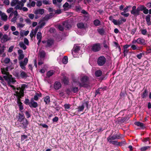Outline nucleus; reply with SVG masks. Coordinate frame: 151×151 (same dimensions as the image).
I'll return each mask as SVG.
<instances>
[{
	"mask_svg": "<svg viewBox=\"0 0 151 151\" xmlns=\"http://www.w3.org/2000/svg\"><path fill=\"white\" fill-rule=\"evenodd\" d=\"M44 101L46 104H49L50 102V97L49 96H47L44 99Z\"/></svg>",
	"mask_w": 151,
	"mask_h": 151,
	"instance_id": "nucleus-31",
	"label": "nucleus"
},
{
	"mask_svg": "<svg viewBox=\"0 0 151 151\" xmlns=\"http://www.w3.org/2000/svg\"><path fill=\"white\" fill-rule=\"evenodd\" d=\"M77 27L79 29H83L85 27L84 24L81 22L77 23Z\"/></svg>",
	"mask_w": 151,
	"mask_h": 151,
	"instance_id": "nucleus-29",
	"label": "nucleus"
},
{
	"mask_svg": "<svg viewBox=\"0 0 151 151\" xmlns=\"http://www.w3.org/2000/svg\"><path fill=\"white\" fill-rule=\"evenodd\" d=\"M21 124L23 125L24 128H25L27 127L28 124V122L25 118L23 121H22V122H21Z\"/></svg>",
	"mask_w": 151,
	"mask_h": 151,
	"instance_id": "nucleus-19",
	"label": "nucleus"
},
{
	"mask_svg": "<svg viewBox=\"0 0 151 151\" xmlns=\"http://www.w3.org/2000/svg\"><path fill=\"white\" fill-rule=\"evenodd\" d=\"M149 146H145L142 147L140 148V150L141 151H146L147 149L150 148Z\"/></svg>",
	"mask_w": 151,
	"mask_h": 151,
	"instance_id": "nucleus-47",
	"label": "nucleus"
},
{
	"mask_svg": "<svg viewBox=\"0 0 151 151\" xmlns=\"http://www.w3.org/2000/svg\"><path fill=\"white\" fill-rule=\"evenodd\" d=\"M93 22L94 24L96 26H100L101 24V22L98 19L94 20Z\"/></svg>",
	"mask_w": 151,
	"mask_h": 151,
	"instance_id": "nucleus-27",
	"label": "nucleus"
},
{
	"mask_svg": "<svg viewBox=\"0 0 151 151\" xmlns=\"http://www.w3.org/2000/svg\"><path fill=\"white\" fill-rule=\"evenodd\" d=\"M141 33L144 35H146L147 32L146 29H141Z\"/></svg>",
	"mask_w": 151,
	"mask_h": 151,
	"instance_id": "nucleus-52",
	"label": "nucleus"
},
{
	"mask_svg": "<svg viewBox=\"0 0 151 151\" xmlns=\"http://www.w3.org/2000/svg\"><path fill=\"white\" fill-rule=\"evenodd\" d=\"M1 16V19L5 21L7 20V16L4 13H3L2 12L1 13V15H0Z\"/></svg>",
	"mask_w": 151,
	"mask_h": 151,
	"instance_id": "nucleus-25",
	"label": "nucleus"
},
{
	"mask_svg": "<svg viewBox=\"0 0 151 151\" xmlns=\"http://www.w3.org/2000/svg\"><path fill=\"white\" fill-rule=\"evenodd\" d=\"M29 17L31 19H33L34 17V15L32 14H30L28 15Z\"/></svg>",
	"mask_w": 151,
	"mask_h": 151,
	"instance_id": "nucleus-63",
	"label": "nucleus"
},
{
	"mask_svg": "<svg viewBox=\"0 0 151 151\" xmlns=\"http://www.w3.org/2000/svg\"><path fill=\"white\" fill-rule=\"evenodd\" d=\"M80 50V47L78 46H74L72 52V54L74 57H76V54H77Z\"/></svg>",
	"mask_w": 151,
	"mask_h": 151,
	"instance_id": "nucleus-11",
	"label": "nucleus"
},
{
	"mask_svg": "<svg viewBox=\"0 0 151 151\" xmlns=\"http://www.w3.org/2000/svg\"><path fill=\"white\" fill-rule=\"evenodd\" d=\"M61 87V84L60 82H56L54 84V88L56 90L60 89Z\"/></svg>",
	"mask_w": 151,
	"mask_h": 151,
	"instance_id": "nucleus-17",
	"label": "nucleus"
},
{
	"mask_svg": "<svg viewBox=\"0 0 151 151\" xmlns=\"http://www.w3.org/2000/svg\"><path fill=\"white\" fill-rule=\"evenodd\" d=\"M131 48L133 50H140V47H137L135 45L133 44L131 45Z\"/></svg>",
	"mask_w": 151,
	"mask_h": 151,
	"instance_id": "nucleus-38",
	"label": "nucleus"
},
{
	"mask_svg": "<svg viewBox=\"0 0 151 151\" xmlns=\"http://www.w3.org/2000/svg\"><path fill=\"white\" fill-rule=\"evenodd\" d=\"M39 55L41 58H43L45 57V53L44 51H42L39 52Z\"/></svg>",
	"mask_w": 151,
	"mask_h": 151,
	"instance_id": "nucleus-33",
	"label": "nucleus"
},
{
	"mask_svg": "<svg viewBox=\"0 0 151 151\" xmlns=\"http://www.w3.org/2000/svg\"><path fill=\"white\" fill-rule=\"evenodd\" d=\"M131 13L134 16H137L139 14L137 10V8L136 9V7L135 6H133L132 10L131 11Z\"/></svg>",
	"mask_w": 151,
	"mask_h": 151,
	"instance_id": "nucleus-13",
	"label": "nucleus"
},
{
	"mask_svg": "<svg viewBox=\"0 0 151 151\" xmlns=\"http://www.w3.org/2000/svg\"><path fill=\"white\" fill-rule=\"evenodd\" d=\"M88 78L86 76H84L81 78L80 82L78 81L77 79L73 80L74 84L75 83L77 85L80 86H85L88 83Z\"/></svg>",
	"mask_w": 151,
	"mask_h": 151,
	"instance_id": "nucleus-2",
	"label": "nucleus"
},
{
	"mask_svg": "<svg viewBox=\"0 0 151 151\" xmlns=\"http://www.w3.org/2000/svg\"><path fill=\"white\" fill-rule=\"evenodd\" d=\"M27 118H29L30 117V114L28 111H26L25 112Z\"/></svg>",
	"mask_w": 151,
	"mask_h": 151,
	"instance_id": "nucleus-64",
	"label": "nucleus"
},
{
	"mask_svg": "<svg viewBox=\"0 0 151 151\" xmlns=\"http://www.w3.org/2000/svg\"><path fill=\"white\" fill-rule=\"evenodd\" d=\"M106 62V59L104 56H101L98 59L97 63L99 66H102L105 64Z\"/></svg>",
	"mask_w": 151,
	"mask_h": 151,
	"instance_id": "nucleus-6",
	"label": "nucleus"
},
{
	"mask_svg": "<svg viewBox=\"0 0 151 151\" xmlns=\"http://www.w3.org/2000/svg\"><path fill=\"white\" fill-rule=\"evenodd\" d=\"M109 143L112 144L113 145H122L123 144L125 143L124 141L121 142H118L116 141H112L111 142H109Z\"/></svg>",
	"mask_w": 151,
	"mask_h": 151,
	"instance_id": "nucleus-16",
	"label": "nucleus"
},
{
	"mask_svg": "<svg viewBox=\"0 0 151 151\" xmlns=\"http://www.w3.org/2000/svg\"><path fill=\"white\" fill-rule=\"evenodd\" d=\"M120 138V136L117 135H113L111 136H109L107 138V140L108 142H111L113 140L116 139H119Z\"/></svg>",
	"mask_w": 151,
	"mask_h": 151,
	"instance_id": "nucleus-9",
	"label": "nucleus"
},
{
	"mask_svg": "<svg viewBox=\"0 0 151 151\" xmlns=\"http://www.w3.org/2000/svg\"><path fill=\"white\" fill-rule=\"evenodd\" d=\"M135 124L138 127H140L141 128L144 129L145 127V126L144 124L139 122H136Z\"/></svg>",
	"mask_w": 151,
	"mask_h": 151,
	"instance_id": "nucleus-23",
	"label": "nucleus"
},
{
	"mask_svg": "<svg viewBox=\"0 0 151 151\" xmlns=\"http://www.w3.org/2000/svg\"><path fill=\"white\" fill-rule=\"evenodd\" d=\"M100 49V45L99 43L94 44L92 46V50L94 52H96L98 51Z\"/></svg>",
	"mask_w": 151,
	"mask_h": 151,
	"instance_id": "nucleus-8",
	"label": "nucleus"
},
{
	"mask_svg": "<svg viewBox=\"0 0 151 151\" xmlns=\"http://www.w3.org/2000/svg\"><path fill=\"white\" fill-rule=\"evenodd\" d=\"M14 47V46H13L10 47L9 49L8 52H11L13 51Z\"/></svg>",
	"mask_w": 151,
	"mask_h": 151,
	"instance_id": "nucleus-62",
	"label": "nucleus"
},
{
	"mask_svg": "<svg viewBox=\"0 0 151 151\" xmlns=\"http://www.w3.org/2000/svg\"><path fill=\"white\" fill-rule=\"evenodd\" d=\"M143 11V13L145 14H147L148 13V10L145 7Z\"/></svg>",
	"mask_w": 151,
	"mask_h": 151,
	"instance_id": "nucleus-61",
	"label": "nucleus"
},
{
	"mask_svg": "<svg viewBox=\"0 0 151 151\" xmlns=\"http://www.w3.org/2000/svg\"><path fill=\"white\" fill-rule=\"evenodd\" d=\"M63 82L65 84H67L68 82V79L66 78H64L63 80Z\"/></svg>",
	"mask_w": 151,
	"mask_h": 151,
	"instance_id": "nucleus-60",
	"label": "nucleus"
},
{
	"mask_svg": "<svg viewBox=\"0 0 151 151\" xmlns=\"http://www.w3.org/2000/svg\"><path fill=\"white\" fill-rule=\"evenodd\" d=\"M44 12V10L43 9H38L34 11V13L36 15H42Z\"/></svg>",
	"mask_w": 151,
	"mask_h": 151,
	"instance_id": "nucleus-12",
	"label": "nucleus"
},
{
	"mask_svg": "<svg viewBox=\"0 0 151 151\" xmlns=\"http://www.w3.org/2000/svg\"><path fill=\"white\" fill-rule=\"evenodd\" d=\"M42 2L41 1H38L36 3L37 6L39 7L40 6L42 5Z\"/></svg>",
	"mask_w": 151,
	"mask_h": 151,
	"instance_id": "nucleus-53",
	"label": "nucleus"
},
{
	"mask_svg": "<svg viewBox=\"0 0 151 151\" xmlns=\"http://www.w3.org/2000/svg\"><path fill=\"white\" fill-rule=\"evenodd\" d=\"M45 22L42 21L39 22L38 23V26L40 28H42L45 24Z\"/></svg>",
	"mask_w": 151,
	"mask_h": 151,
	"instance_id": "nucleus-39",
	"label": "nucleus"
},
{
	"mask_svg": "<svg viewBox=\"0 0 151 151\" xmlns=\"http://www.w3.org/2000/svg\"><path fill=\"white\" fill-rule=\"evenodd\" d=\"M128 50L127 49H124V56H125L127 55V53L128 52Z\"/></svg>",
	"mask_w": 151,
	"mask_h": 151,
	"instance_id": "nucleus-58",
	"label": "nucleus"
},
{
	"mask_svg": "<svg viewBox=\"0 0 151 151\" xmlns=\"http://www.w3.org/2000/svg\"><path fill=\"white\" fill-rule=\"evenodd\" d=\"M97 31L101 35H103L104 34V31L103 28H99L97 29Z\"/></svg>",
	"mask_w": 151,
	"mask_h": 151,
	"instance_id": "nucleus-45",
	"label": "nucleus"
},
{
	"mask_svg": "<svg viewBox=\"0 0 151 151\" xmlns=\"http://www.w3.org/2000/svg\"><path fill=\"white\" fill-rule=\"evenodd\" d=\"M67 22H63V25H58V28L60 31H63V29L64 27L65 26V25L66 24Z\"/></svg>",
	"mask_w": 151,
	"mask_h": 151,
	"instance_id": "nucleus-28",
	"label": "nucleus"
},
{
	"mask_svg": "<svg viewBox=\"0 0 151 151\" xmlns=\"http://www.w3.org/2000/svg\"><path fill=\"white\" fill-rule=\"evenodd\" d=\"M13 75L15 77L18 78H20V74L19 72L17 70H14L13 73Z\"/></svg>",
	"mask_w": 151,
	"mask_h": 151,
	"instance_id": "nucleus-26",
	"label": "nucleus"
},
{
	"mask_svg": "<svg viewBox=\"0 0 151 151\" xmlns=\"http://www.w3.org/2000/svg\"><path fill=\"white\" fill-rule=\"evenodd\" d=\"M10 60L9 58H6L4 60V62L5 63L7 64L9 63V62H10Z\"/></svg>",
	"mask_w": 151,
	"mask_h": 151,
	"instance_id": "nucleus-59",
	"label": "nucleus"
},
{
	"mask_svg": "<svg viewBox=\"0 0 151 151\" xmlns=\"http://www.w3.org/2000/svg\"><path fill=\"white\" fill-rule=\"evenodd\" d=\"M11 6H15V8L16 10H21L24 6V4L21 1L18 0L12 1L11 3Z\"/></svg>",
	"mask_w": 151,
	"mask_h": 151,
	"instance_id": "nucleus-3",
	"label": "nucleus"
},
{
	"mask_svg": "<svg viewBox=\"0 0 151 151\" xmlns=\"http://www.w3.org/2000/svg\"><path fill=\"white\" fill-rule=\"evenodd\" d=\"M41 94L40 95L39 94L37 93L35 95L34 97V99L35 101H37L38 99V96H40Z\"/></svg>",
	"mask_w": 151,
	"mask_h": 151,
	"instance_id": "nucleus-50",
	"label": "nucleus"
},
{
	"mask_svg": "<svg viewBox=\"0 0 151 151\" xmlns=\"http://www.w3.org/2000/svg\"><path fill=\"white\" fill-rule=\"evenodd\" d=\"M35 5V1H32L31 3H28L27 6L28 7L31 8L32 6L34 7Z\"/></svg>",
	"mask_w": 151,
	"mask_h": 151,
	"instance_id": "nucleus-37",
	"label": "nucleus"
},
{
	"mask_svg": "<svg viewBox=\"0 0 151 151\" xmlns=\"http://www.w3.org/2000/svg\"><path fill=\"white\" fill-rule=\"evenodd\" d=\"M84 104L81 106H79L78 108V111L79 112H81L84 109Z\"/></svg>",
	"mask_w": 151,
	"mask_h": 151,
	"instance_id": "nucleus-41",
	"label": "nucleus"
},
{
	"mask_svg": "<svg viewBox=\"0 0 151 151\" xmlns=\"http://www.w3.org/2000/svg\"><path fill=\"white\" fill-rule=\"evenodd\" d=\"M25 118L23 114H19L18 117H17L18 121L20 122H22L24 119Z\"/></svg>",
	"mask_w": 151,
	"mask_h": 151,
	"instance_id": "nucleus-18",
	"label": "nucleus"
},
{
	"mask_svg": "<svg viewBox=\"0 0 151 151\" xmlns=\"http://www.w3.org/2000/svg\"><path fill=\"white\" fill-rule=\"evenodd\" d=\"M19 45L21 48L23 49L24 50H25L27 48L26 46L22 42H19Z\"/></svg>",
	"mask_w": 151,
	"mask_h": 151,
	"instance_id": "nucleus-30",
	"label": "nucleus"
},
{
	"mask_svg": "<svg viewBox=\"0 0 151 151\" xmlns=\"http://www.w3.org/2000/svg\"><path fill=\"white\" fill-rule=\"evenodd\" d=\"M102 74V72L100 70H98L95 72V75L96 76L99 77Z\"/></svg>",
	"mask_w": 151,
	"mask_h": 151,
	"instance_id": "nucleus-40",
	"label": "nucleus"
},
{
	"mask_svg": "<svg viewBox=\"0 0 151 151\" xmlns=\"http://www.w3.org/2000/svg\"><path fill=\"white\" fill-rule=\"evenodd\" d=\"M5 48L4 45H3L0 48V55H1L2 53L4 52V48Z\"/></svg>",
	"mask_w": 151,
	"mask_h": 151,
	"instance_id": "nucleus-46",
	"label": "nucleus"
},
{
	"mask_svg": "<svg viewBox=\"0 0 151 151\" xmlns=\"http://www.w3.org/2000/svg\"><path fill=\"white\" fill-rule=\"evenodd\" d=\"M29 105L31 108L34 107L35 108L38 106V104L35 101L32 99H31L30 101L29 104Z\"/></svg>",
	"mask_w": 151,
	"mask_h": 151,
	"instance_id": "nucleus-10",
	"label": "nucleus"
},
{
	"mask_svg": "<svg viewBox=\"0 0 151 151\" xmlns=\"http://www.w3.org/2000/svg\"><path fill=\"white\" fill-rule=\"evenodd\" d=\"M14 15L13 17L11 19V21L15 23L17 19V17L19 15L18 14L17 11V10L14 11V12H12L10 13L9 16V18H11L12 16Z\"/></svg>",
	"mask_w": 151,
	"mask_h": 151,
	"instance_id": "nucleus-5",
	"label": "nucleus"
},
{
	"mask_svg": "<svg viewBox=\"0 0 151 151\" xmlns=\"http://www.w3.org/2000/svg\"><path fill=\"white\" fill-rule=\"evenodd\" d=\"M27 137L26 135H22L21 136V141H23L25 139H27Z\"/></svg>",
	"mask_w": 151,
	"mask_h": 151,
	"instance_id": "nucleus-55",
	"label": "nucleus"
},
{
	"mask_svg": "<svg viewBox=\"0 0 151 151\" xmlns=\"http://www.w3.org/2000/svg\"><path fill=\"white\" fill-rule=\"evenodd\" d=\"M13 9L12 8H10L8 9L7 10V12L8 13H11L12 12H13Z\"/></svg>",
	"mask_w": 151,
	"mask_h": 151,
	"instance_id": "nucleus-54",
	"label": "nucleus"
},
{
	"mask_svg": "<svg viewBox=\"0 0 151 151\" xmlns=\"http://www.w3.org/2000/svg\"><path fill=\"white\" fill-rule=\"evenodd\" d=\"M28 60L27 58H25L24 59L23 61H21L19 62L20 66L21 68L24 70H25V66L27 64Z\"/></svg>",
	"mask_w": 151,
	"mask_h": 151,
	"instance_id": "nucleus-7",
	"label": "nucleus"
},
{
	"mask_svg": "<svg viewBox=\"0 0 151 151\" xmlns=\"http://www.w3.org/2000/svg\"><path fill=\"white\" fill-rule=\"evenodd\" d=\"M145 7L143 5H141L137 7V10L138 11L139 13L140 11H142L145 9Z\"/></svg>",
	"mask_w": 151,
	"mask_h": 151,
	"instance_id": "nucleus-43",
	"label": "nucleus"
},
{
	"mask_svg": "<svg viewBox=\"0 0 151 151\" xmlns=\"http://www.w3.org/2000/svg\"><path fill=\"white\" fill-rule=\"evenodd\" d=\"M0 39L1 42L2 43H4L8 40H9L11 38L6 34L3 35V34L0 32Z\"/></svg>",
	"mask_w": 151,
	"mask_h": 151,
	"instance_id": "nucleus-4",
	"label": "nucleus"
},
{
	"mask_svg": "<svg viewBox=\"0 0 151 151\" xmlns=\"http://www.w3.org/2000/svg\"><path fill=\"white\" fill-rule=\"evenodd\" d=\"M148 95V92L145 89L144 91L142 92V93L141 94V96L142 98L144 99L146 98Z\"/></svg>",
	"mask_w": 151,
	"mask_h": 151,
	"instance_id": "nucleus-22",
	"label": "nucleus"
},
{
	"mask_svg": "<svg viewBox=\"0 0 151 151\" xmlns=\"http://www.w3.org/2000/svg\"><path fill=\"white\" fill-rule=\"evenodd\" d=\"M78 87H73L72 89V91L74 93H76L78 91Z\"/></svg>",
	"mask_w": 151,
	"mask_h": 151,
	"instance_id": "nucleus-56",
	"label": "nucleus"
},
{
	"mask_svg": "<svg viewBox=\"0 0 151 151\" xmlns=\"http://www.w3.org/2000/svg\"><path fill=\"white\" fill-rule=\"evenodd\" d=\"M20 78H26L27 77V74L24 71L21 70L20 72Z\"/></svg>",
	"mask_w": 151,
	"mask_h": 151,
	"instance_id": "nucleus-20",
	"label": "nucleus"
},
{
	"mask_svg": "<svg viewBox=\"0 0 151 151\" xmlns=\"http://www.w3.org/2000/svg\"><path fill=\"white\" fill-rule=\"evenodd\" d=\"M37 38L38 40H41L42 38V35L41 32H38L37 35Z\"/></svg>",
	"mask_w": 151,
	"mask_h": 151,
	"instance_id": "nucleus-36",
	"label": "nucleus"
},
{
	"mask_svg": "<svg viewBox=\"0 0 151 151\" xmlns=\"http://www.w3.org/2000/svg\"><path fill=\"white\" fill-rule=\"evenodd\" d=\"M137 43L142 45H145V41L143 38H139L137 39Z\"/></svg>",
	"mask_w": 151,
	"mask_h": 151,
	"instance_id": "nucleus-21",
	"label": "nucleus"
},
{
	"mask_svg": "<svg viewBox=\"0 0 151 151\" xmlns=\"http://www.w3.org/2000/svg\"><path fill=\"white\" fill-rule=\"evenodd\" d=\"M42 3L45 5H49L51 3V1L49 0H43Z\"/></svg>",
	"mask_w": 151,
	"mask_h": 151,
	"instance_id": "nucleus-44",
	"label": "nucleus"
},
{
	"mask_svg": "<svg viewBox=\"0 0 151 151\" xmlns=\"http://www.w3.org/2000/svg\"><path fill=\"white\" fill-rule=\"evenodd\" d=\"M24 43L27 45H28L29 44V42L28 40L26 38H25L24 39Z\"/></svg>",
	"mask_w": 151,
	"mask_h": 151,
	"instance_id": "nucleus-57",
	"label": "nucleus"
},
{
	"mask_svg": "<svg viewBox=\"0 0 151 151\" xmlns=\"http://www.w3.org/2000/svg\"><path fill=\"white\" fill-rule=\"evenodd\" d=\"M18 103L19 104V109L20 110H22L23 109V106L22 105V103L19 101H18Z\"/></svg>",
	"mask_w": 151,
	"mask_h": 151,
	"instance_id": "nucleus-48",
	"label": "nucleus"
},
{
	"mask_svg": "<svg viewBox=\"0 0 151 151\" xmlns=\"http://www.w3.org/2000/svg\"><path fill=\"white\" fill-rule=\"evenodd\" d=\"M18 53L19 55L18 60H20L23 59L24 57L23 51L21 50H19L18 51Z\"/></svg>",
	"mask_w": 151,
	"mask_h": 151,
	"instance_id": "nucleus-15",
	"label": "nucleus"
},
{
	"mask_svg": "<svg viewBox=\"0 0 151 151\" xmlns=\"http://www.w3.org/2000/svg\"><path fill=\"white\" fill-rule=\"evenodd\" d=\"M71 105L69 104H65L64 105V107L65 109H68L70 108Z\"/></svg>",
	"mask_w": 151,
	"mask_h": 151,
	"instance_id": "nucleus-49",
	"label": "nucleus"
},
{
	"mask_svg": "<svg viewBox=\"0 0 151 151\" xmlns=\"http://www.w3.org/2000/svg\"><path fill=\"white\" fill-rule=\"evenodd\" d=\"M54 73V71L53 70H50L48 71L47 73V75L48 77H50L52 76Z\"/></svg>",
	"mask_w": 151,
	"mask_h": 151,
	"instance_id": "nucleus-34",
	"label": "nucleus"
},
{
	"mask_svg": "<svg viewBox=\"0 0 151 151\" xmlns=\"http://www.w3.org/2000/svg\"><path fill=\"white\" fill-rule=\"evenodd\" d=\"M27 87L28 86L25 84H23L22 85L21 88H19V89H20V92L21 93H22L24 91V89Z\"/></svg>",
	"mask_w": 151,
	"mask_h": 151,
	"instance_id": "nucleus-24",
	"label": "nucleus"
},
{
	"mask_svg": "<svg viewBox=\"0 0 151 151\" xmlns=\"http://www.w3.org/2000/svg\"><path fill=\"white\" fill-rule=\"evenodd\" d=\"M36 33L33 31V30H32L30 34V36L31 38H32L34 35H35Z\"/></svg>",
	"mask_w": 151,
	"mask_h": 151,
	"instance_id": "nucleus-51",
	"label": "nucleus"
},
{
	"mask_svg": "<svg viewBox=\"0 0 151 151\" xmlns=\"http://www.w3.org/2000/svg\"><path fill=\"white\" fill-rule=\"evenodd\" d=\"M150 15L148 14L147 15L146 18V20L147 22V24L148 25H150Z\"/></svg>",
	"mask_w": 151,
	"mask_h": 151,
	"instance_id": "nucleus-35",
	"label": "nucleus"
},
{
	"mask_svg": "<svg viewBox=\"0 0 151 151\" xmlns=\"http://www.w3.org/2000/svg\"><path fill=\"white\" fill-rule=\"evenodd\" d=\"M1 71L2 74L6 75L3 76V78L5 80L7 81L8 84L11 87L15 89V88L14 86L11 85V83H14L15 82L16 80L14 78H13L11 75L9 74L8 72V68L7 67L4 68H1Z\"/></svg>",
	"mask_w": 151,
	"mask_h": 151,
	"instance_id": "nucleus-1",
	"label": "nucleus"
},
{
	"mask_svg": "<svg viewBox=\"0 0 151 151\" xmlns=\"http://www.w3.org/2000/svg\"><path fill=\"white\" fill-rule=\"evenodd\" d=\"M62 62L63 64H66L68 62V59L67 57L65 56L62 59Z\"/></svg>",
	"mask_w": 151,
	"mask_h": 151,
	"instance_id": "nucleus-42",
	"label": "nucleus"
},
{
	"mask_svg": "<svg viewBox=\"0 0 151 151\" xmlns=\"http://www.w3.org/2000/svg\"><path fill=\"white\" fill-rule=\"evenodd\" d=\"M112 22L116 25H119L121 24V20H116L114 19L113 20Z\"/></svg>",
	"mask_w": 151,
	"mask_h": 151,
	"instance_id": "nucleus-32",
	"label": "nucleus"
},
{
	"mask_svg": "<svg viewBox=\"0 0 151 151\" xmlns=\"http://www.w3.org/2000/svg\"><path fill=\"white\" fill-rule=\"evenodd\" d=\"M42 42L43 43H46V46L47 47H49L51 46L53 44V40L51 39H49L47 41H42Z\"/></svg>",
	"mask_w": 151,
	"mask_h": 151,
	"instance_id": "nucleus-14",
	"label": "nucleus"
}]
</instances>
